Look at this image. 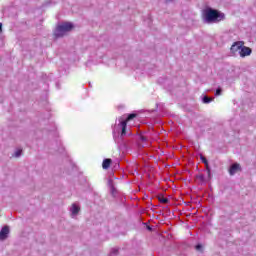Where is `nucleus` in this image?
I'll list each match as a JSON object with an SVG mask.
<instances>
[{"label":"nucleus","mask_w":256,"mask_h":256,"mask_svg":"<svg viewBox=\"0 0 256 256\" xmlns=\"http://www.w3.org/2000/svg\"><path fill=\"white\" fill-rule=\"evenodd\" d=\"M73 27V23L71 22H64L62 24H59L54 30V39L65 37V35H67L69 31H73Z\"/></svg>","instance_id":"f257e3e1"},{"label":"nucleus","mask_w":256,"mask_h":256,"mask_svg":"<svg viewBox=\"0 0 256 256\" xmlns=\"http://www.w3.org/2000/svg\"><path fill=\"white\" fill-rule=\"evenodd\" d=\"M135 117H137V114H129L125 120L120 122V126L122 127L121 135H127V123H129V121L132 119H135Z\"/></svg>","instance_id":"f03ea898"},{"label":"nucleus","mask_w":256,"mask_h":256,"mask_svg":"<svg viewBox=\"0 0 256 256\" xmlns=\"http://www.w3.org/2000/svg\"><path fill=\"white\" fill-rule=\"evenodd\" d=\"M219 19V12L217 10L209 9L206 12V20L208 22L217 21Z\"/></svg>","instance_id":"7ed1b4c3"},{"label":"nucleus","mask_w":256,"mask_h":256,"mask_svg":"<svg viewBox=\"0 0 256 256\" xmlns=\"http://www.w3.org/2000/svg\"><path fill=\"white\" fill-rule=\"evenodd\" d=\"M243 45H245V42H243V41L235 42V43L231 46V51H232V53H237V51H240V52H241V49L243 48Z\"/></svg>","instance_id":"20e7f679"},{"label":"nucleus","mask_w":256,"mask_h":256,"mask_svg":"<svg viewBox=\"0 0 256 256\" xmlns=\"http://www.w3.org/2000/svg\"><path fill=\"white\" fill-rule=\"evenodd\" d=\"M253 51L251 50V48L243 45L241 50H240V57H249V55H251Z\"/></svg>","instance_id":"39448f33"},{"label":"nucleus","mask_w":256,"mask_h":256,"mask_svg":"<svg viewBox=\"0 0 256 256\" xmlns=\"http://www.w3.org/2000/svg\"><path fill=\"white\" fill-rule=\"evenodd\" d=\"M9 235V226H4L0 231V241H5Z\"/></svg>","instance_id":"423d86ee"},{"label":"nucleus","mask_w":256,"mask_h":256,"mask_svg":"<svg viewBox=\"0 0 256 256\" xmlns=\"http://www.w3.org/2000/svg\"><path fill=\"white\" fill-rule=\"evenodd\" d=\"M237 171H241V166L237 163L232 164L229 169L230 175H235V173H237Z\"/></svg>","instance_id":"0eeeda50"},{"label":"nucleus","mask_w":256,"mask_h":256,"mask_svg":"<svg viewBox=\"0 0 256 256\" xmlns=\"http://www.w3.org/2000/svg\"><path fill=\"white\" fill-rule=\"evenodd\" d=\"M111 163H113V161L110 158L104 159L102 163L103 169H109V167H111Z\"/></svg>","instance_id":"6e6552de"},{"label":"nucleus","mask_w":256,"mask_h":256,"mask_svg":"<svg viewBox=\"0 0 256 256\" xmlns=\"http://www.w3.org/2000/svg\"><path fill=\"white\" fill-rule=\"evenodd\" d=\"M72 215H77V213H79V211H81V208H79V206H77L76 204H72Z\"/></svg>","instance_id":"1a4fd4ad"},{"label":"nucleus","mask_w":256,"mask_h":256,"mask_svg":"<svg viewBox=\"0 0 256 256\" xmlns=\"http://www.w3.org/2000/svg\"><path fill=\"white\" fill-rule=\"evenodd\" d=\"M158 201H160V203H163L164 205L167 204V203H169V199L163 197V195H159V196H158Z\"/></svg>","instance_id":"9d476101"},{"label":"nucleus","mask_w":256,"mask_h":256,"mask_svg":"<svg viewBox=\"0 0 256 256\" xmlns=\"http://www.w3.org/2000/svg\"><path fill=\"white\" fill-rule=\"evenodd\" d=\"M213 101V98H209L208 96L203 97V103H211Z\"/></svg>","instance_id":"9b49d317"},{"label":"nucleus","mask_w":256,"mask_h":256,"mask_svg":"<svg viewBox=\"0 0 256 256\" xmlns=\"http://www.w3.org/2000/svg\"><path fill=\"white\" fill-rule=\"evenodd\" d=\"M205 167H206L208 177H211V168L209 167V162H207V165H205Z\"/></svg>","instance_id":"f8f14e48"},{"label":"nucleus","mask_w":256,"mask_h":256,"mask_svg":"<svg viewBox=\"0 0 256 256\" xmlns=\"http://www.w3.org/2000/svg\"><path fill=\"white\" fill-rule=\"evenodd\" d=\"M200 159L202 161V163H204V165H207V163H209V161H207V158H205V156L200 155Z\"/></svg>","instance_id":"ddd939ff"},{"label":"nucleus","mask_w":256,"mask_h":256,"mask_svg":"<svg viewBox=\"0 0 256 256\" xmlns=\"http://www.w3.org/2000/svg\"><path fill=\"white\" fill-rule=\"evenodd\" d=\"M21 153H23V150L18 149V150L15 152V157H21Z\"/></svg>","instance_id":"4468645a"},{"label":"nucleus","mask_w":256,"mask_h":256,"mask_svg":"<svg viewBox=\"0 0 256 256\" xmlns=\"http://www.w3.org/2000/svg\"><path fill=\"white\" fill-rule=\"evenodd\" d=\"M203 249V246L201 244L196 245V250L201 251Z\"/></svg>","instance_id":"2eb2a0df"},{"label":"nucleus","mask_w":256,"mask_h":256,"mask_svg":"<svg viewBox=\"0 0 256 256\" xmlns=\"http://www.w3.org/2000/svg\"><path fill=\"white\" fill-rule=\"evenodd\" d=\"M215 95H216V96H219V95H221V88H218V89L216 90V93H215Z\"/></svg>","instance_id":"dca6fc26"},{"label":"nucleus","mask_w":256,"mask_h":256,"mask_svg":"<svg viewBox=\"0 0 256 256\" xmlns=\"http://www.w3.org/2000/svg\"><path fill=\"white\" fill-rule=\"evenodd\" d=\"M198 179H200V181H203V179H205V177L203 175H199Z\"/></svg>","instance_id":"f3484780"},{"label":"nucleus","mask_w":256,"mask_h":256,"mask_svg":"<svg viewBox=\"0 0 256 256\" xmlns=\"http://www.w3.org/2000/svg\"><path fill=\"white\" fill-rule=\"evenodd\" d=\"M141 141H147V138L145 136L140 137Z\"/></svg>","instance_id":"a211bd4d"},{"label":"nucleus","mask_w":256,"mask_h":256,"mask_svg":"<svg viewBox=\"0 0 256 256\" xmlns=\"http://www.w3.org/2000/svg\"><path fill=\"white\" fill-rule=\"evenodd\" d=\"M2 29H3V24L0 23V31H2Z\"/></svg>","instance_id":"6ab92c4d"},{"label":"nucleus","mask_w":256,"mask_h":256,"mask_svg":"<svg viewBox=\"0 0 256 256\" xmlns=\"http://www.w3.org/2000/svg\"><path fill=\"white\" fill-rule=\"evenodd\" d=\"M166 1V3H170V1H173V0H165Z\"/></svg>","instance_id":"aec40b11"},{"label":"nucleus","mask_w":256,"mask_h":256,"mask_svg":"<svg viewBox=\"0 0 256 256\" xmlns=\"http://www.w3.org/2000/svg\"><path fill=\"white\" fill-rule=\"evenodd\" d=\"M115 253L117 254V253H119V251L116 250Z\"/></svg>","instance_id":"412c9836"}]
</instances>
